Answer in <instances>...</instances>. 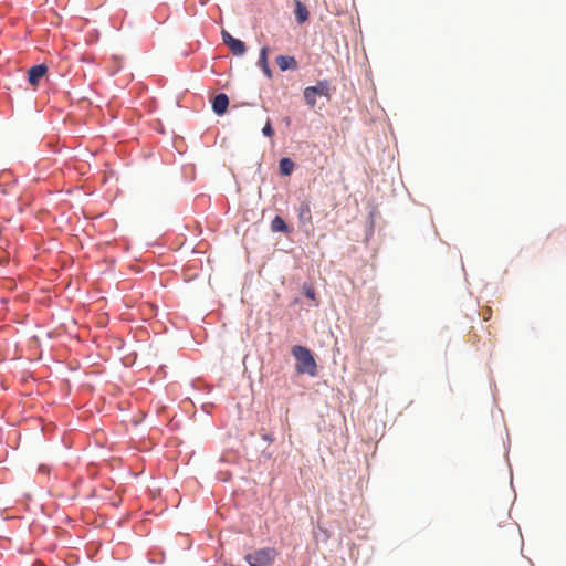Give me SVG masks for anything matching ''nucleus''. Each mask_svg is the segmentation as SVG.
I'll list each match as a JSON object with an SVG mask.
<instances>
[{
  "mask_svg": "<svg viewBox=\"0 0 566 566\" xmlns=\"http://www.w3.org/2000/svg\"><path fill=\"white\" fill-rule=\"evenodd\" d=\"M262 133L266 137H272L274 135V129L272 128L270 119L266 120V123L262 129Z\"/></svg>",
  "mask_w": 566,
  "mask_h": 566,
  "instance_id": "4468645a",
  "label": "nucleus"
},
{
  "mask_svg": "<svg viewBox=\"0 0 566 566\" xmlns=\"http://www.w3.org/2000/svg\"><path fill=\"white\" fill-rule=\"evenodd\" d=\"M292 355L296 359V370L300 374L307 373L315 375L316 363L311 350L304 346L295 345L292 348Z\"/></svg>",
  "mask_w": 566,
  "mask_h": 566,
  "instance_id": "f257e3e1",
  "label": "nucleus"
},
{
  "mask_svg": "<svg viewBox=\"0 0 566 566\" xmlns=\"http://www.w3.org/2000/svg\"><path fill=\"white\" fill-rule=\"evenodd\" d=\"M221 35H222V40L224 42V44L230 49V51L234 54V55H243L245 53V44L239 40V39H234L228 31L226 30H222L221 32Z\"/></svg>",
  "mask_w": 566,
  "mask_h": 566,
  "instance_id": "7ed1b4c3",
  "label": "nucleus"
},
{
  "mask_svg": "<svg viewBox=\"0 0 566 566\" xmlns=\"http://www.w3.org/2000/svg\"><path fill=\"white\" fill-rule=\"evenodd\" d=\"M46 71H48V67L44 64H38V65L32 66L28 73L29 74L28 78H29L30 84H32L33 86H36L39 84L40 78H42L45 75Z\"/></svg>",
  "mask_w": 566,
  "mask_h": 566,
  "instance_id": "39448f33",
  "label": "nucleus"
},
{
  "mask_svg": "<svg viewBox=\"0 0 566 566\" xmlns=\"http://www.w3.org/2000/svg\"><path fill=\"white\" fill-rule=\"evenodd\" d=\"M295 19L297 23L302 24L308 20L310 12L307 8L300 1L295 0Z\"/></svg>",
  "mask_w": 566,
  "mask_h": 566,
  "instance_id": "1a4fd4ad",
  "label": "nucleus"
},
{
  "mask_svg": "<svg viewBox=\"0 0 566 566\" xmlns=\"http://www.w3.org/2000/svg\"><path fill=\"white\" fill-rule=\"evenodd\" d=\"M305 295H306V297H308V298H311V300H314V297H315V292H314V290H313V289H307V290L305 291Z\"/></svg>",
  "mask_w": 566,
  "mask_h": 566,
  "instance_id": "2eb2a0df",
  "label": "nucleus"
},
{
  "mask_svg": "<svg viewBox=\"0 0 566 566\" xmlns=\"http://www.w3.org/2000/svg\"><path fill=\"white\" fill-rule=\"evenodd\" d=\"M297 217H298V221L302 226L312 228L313 220H312V212H311V207H310L308 202L303 201L300 205L298 210H297Z\"/></svg>",
  "mask_w": 566,
  "mask_h": 566,
  "instance_id": "20e7f679",
  "label": "nucleus"
},
{
  "mask_svg": "<svg viewBox=\"0 0 566 566\" xmlns=\"http://www.w3.org/2000/svg\"><path fill=\"white\" fill-rule=\"evenodd\" d=\"M229 106V98L226 94H218L212 101V109L216 114L222 115Z\"/></svg>",
  "mask_w": 566,
  "mask_h": 566,
  "instance_id": "423d86ee",
  "label": "nucleus"
},
{
  "mask_svg": "<svg viewBox=\"0 0 566 566\" xmlns=\"http://www.w3.org/2000/svg\"><path fill=\"white\" fill-rule=\"evenodd\" d=\"M311 87L315 90L316 95L329 97V84L327 81H319L317 85Z\"/></svg>",
  "mask_w": 566,
  "mask_h": 566,
  "instance_id": "f8f14e48",
  "label": "nucleus"
},
{
  "mask_svg": "<svg viewBox=\"0 0 566 566\" xmlns=\"http://www.w3.org/2000/svg\"><path fill=\"white\" fill-rule=\"evenodd\" d=\"M276 64L282 72L297 69L295 57L290 55H279L276 57Z\"/></svg>",
  "mask_w": 566,
  "mask_h": 566,
  "instance_id": "0eeeda50",
  "label": "nucleus"
},
{
  "mask_svg": "<svg viewBox=\"0 0 566 566\" xmlns=\"http://www.w3.org/2000/svg\"><path fill=\"white\" fill-rule=\"evenodd\" d=\"M271 230L273 232H284V233H287L289 232V227H287L285 221L280 216H276L271 221Z\"/></svg>",
  "mask_w": 566,
  "mask_h": 566,
  "instance_id": "9d476101",
  "label": "nucleus"
},
{
  "mask_svg": "<svg viewBox=\"0 0 566 566\" xmlns=\"http://www.w3.org/2000/svg\"><path fill=\"white\" fill-rule=\"evenodd\" d=\"M294 163L290 158H282L279 164L280 172L283 176H290L294 170Z\"/></svg>",
  "mask_w": 566,
  "mask_h": 566,
  "instance_id": "9b49d317",
  "label": "nucleus"
},
{
  "mask_svg": "<svg viewBox=\"0 0 566 566\" xmlns=\"http://www.w3.org/2000/svg\"><path fill=\"white\" fill-rule=\"evenodd\" d=\"M268 54H269V48L263 46L260 51L258 64L262 69L263 73L266 75V77L271 78L272 71L269 66Z\"/></svg>",
  "mask_w": 566,
  "mask_h": 566,
  "instance_id": "6e6552de",
  "label": "nucleus"
},
{
  "mask_svg": "<svg viewBox=\"0 0 566 566\" xmlns=\"http://www.w3.org/2000/svg\"><path fill=\"white\" fill-rule=\"evenodd\" d=\"M277 552L273 547H265L256 549L253 553L247 554L244 560L250 566H268L275 559Z\"/></svg>",
  "mask_w": 566,
  "mask_h": 566,
  "instance_id": "f03ea898",
  "label": "nucleus"
},
{
  "mask_svg": "<svg viewBox=\"0 0 566 566\" xmlns=\"http://www.w3.org/2000/svg\"><path fill=\"white\" fill-rule=\"evenodd\" d=\"M316 94H315V90L312 88V87H306L304 90V99L306 102V104L310 106V107H315L316 105Z\"/></svg>",
  "mask_w": 566,
  "mask_h": 566,
  "instance_id": "ddd939ff",
  "label": "nucleus"
}]
</instances>
